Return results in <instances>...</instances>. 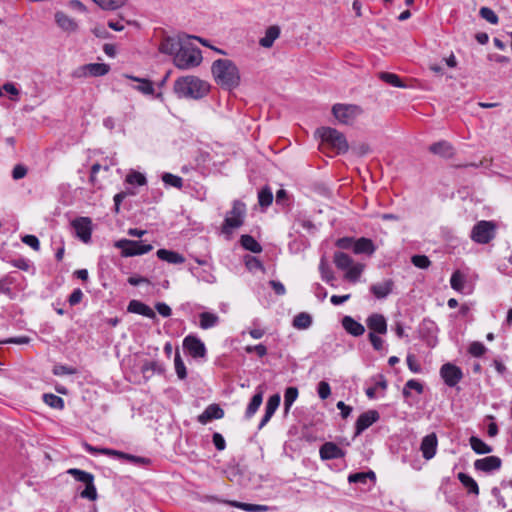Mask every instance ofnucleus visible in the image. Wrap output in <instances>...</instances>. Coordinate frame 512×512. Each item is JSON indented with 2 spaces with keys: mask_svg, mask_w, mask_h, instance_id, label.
<instances>
[{
  "mask_svg": "<svg viewBox=\"0 0 512 512\" xmlns=\"http://www.w3.org/2000/svg\"><path fill=\"white\" fill-rule=\"evenodd\" d=\"M173 91L178 98L202 99L210 91V84L196 76L187 75L175 80Z\"/></svg>",
  "mask_w": 512,
  "mask_h": 512,
  "instance_id": "f257e3e1",
  "label": "nucleus"
},
{
  "mask_svg": "<svg viewBox=\"0 0 512 512\" xmlns=\"http://www.w3.org/2000/svg\"><path fill=\"white\" fill-rule=\"evenodd\" d=\"M212 75L218 85L232 90L240 84V73L236 64L229 59H217L212 63Z\"/></svg>",
  "mask_w": 512,
  "mask_h": 512,
  "instance_id": "f03ea898",
  "label": "nucleus"
},
{
  "mask_svg": "<svg viewBox=\"0 0 512 512\" xmlns=\"http://www.w3.org/2000/svg\"><path fill=\"white\" fill-rule=\"evenodd\" d=\"M201 62L202 54L200 49L190 44H182L181 49L173 58L174 65L181 70L197 67Z\"/></svg>",
  "mask_w": 512,
  "mask_h": 512,
  "instance_id": "7ed1b4c3",
  "label": "nucleus"
},
{
  "mask_svg": "<svg viewBox=\"0 0 512 512\" xmlns=\"http://www.w3.org/2000/svg\"><path fill=\"white\" fill-rule=\"evenodd\" d=\"M323 143L328 144L337 154H345L349 150L346 137L340 131L331 127H320L316 130Z\"/></svg>",
  "mask_w": 512,
  "mask_h": 512,
  "instance_id": "20e7f679",
  "label": "nucleus"
},
{
  "mask_svg": "<svg viewBox=\"0 0 512 512\" xmlns=\"http://www.w3.org/2000/svg\"><path fill=\"white\" fill-rule=\"evenodd\" d=\"M246 206L243 202L235 200L232 209L227 213L222 225L224 234H231L234 229L241 227L244 223Z\"/></svg>",
  "mask_w": 512,
  "mask_h": 512,
  "instance_id": "39448f33",
  "label": "nucleus"
},
{
  "mask_svg": "<svg viewBox=\"0 0 512 512\" xmlns=\"http://www.w3.org/2000/svg\"><path fill=\"white\" fill-rule=\"evenodd\" d=\"M67 473L71 475L76 481L85 484V489L80 493V496L90 501L97 499V490L94 485V475L78 468H70Z\"/></svg>",
  "mask_w": 512,
  "mask_h": 512,
  "instance_id": "423d86ee",
  "label": "nucleus"
},
{
  "mask_svg": "<svg viewBox=\"0 0 512 512\" xmlns=\"http://www.w3.org/2000/svg\"><path fill=\"white\" fill-rule=\"evenodd\" d=\"M496 235V225L492 221L482 220L477 222L471 231V239L478 244H487Z\"/></svg>",
  "mask_w": 512,
  "mask_h": 512,
  "instance_id": "0eeeda50",
  "label": "nucleus"
},
{
  "mask_svg": "<svg viewBox=\"0 0 512 512\" xmlns=\"http://www.w3.org/2000/svg\"><path fill=\"white\" fill-rule=\"evenodd\" d=\"M115 247L121 250L124 257L143 255L150 252L153 247L151 244H144L141 241L121 239L115 243Z\"/></svg>",
  "mask_w": 512,
  "mask_h": 512,
  "instance_id": "6e6552de",
  "label": "nucleus"
},
{
  "mask_svg": "<svg viewBox=\"0 0 512 512\" xmlns=\"http://www.w3.org/2000/svg\"><path fill=\"white\" fill-rule=\"evenodd\" d=\"M332 113L340 123L351 124L362 113V109L352 104H335Z\"/></svg>",
  "mask_w": 512,
  "mask_h": 512,
  "instance_id": "1a4fd4ad",
  "label": "nucleus"
},
{
  "mask_svg": "<svg viewBox=\"0 0 512 512\" xmlns=\"http://www.w3.org/2000/svg\"><path fill=\"white\" fill-rule=\"evenodd\" d=\"M76 236L84 243H89L92 234V220L89 217H77L71 222Z\"/></svg>",
  "mask_w": 512,
  "mask_h": 512,
  "instance_id": "9d476101",
  "label": "nucleus"
},
{
  "mask_svg": "<svg viewBox=\"0 0 512 512\" xmlns=\"http://www.w3.org/2000/svg\"><path fill=\"white\" fill-rule=\"evenodd\" d=\"M183 348L193 358H203L206 356L205 344L194 335H188L183 340Z\"/></svg>",
  "mask_w": 512,
  "mask_h": 512,
  "instance_id": "9b49d317",
  "label": "nucleus"
},
{
  "mask_svg": "<svg viewBox=\"0 0 512 512\" xmlns=\"http://www.w3.org/2000/svg\"><path fill=\"white\" fill-rule=\"evenodd\" d=\"M440 375L449 387L456 386L463 377L461 369L452 363L444 364L440 369Z\"/></svg>",
  "mask_w": 512,
  "mask_h": 512,
  "instance_id": "f8f14e48",
  "label": "nucleus"
},
{
  "mask_svg": "<svg viewBox=\"0 0 512 512\" xmlns=\"http://www.w3.org/2000/svg\"><path fill=\"white\" fill-rule=\"evenodd\" d=\"M54 20L57 26L66 34H74L79 30L78 22L63 11H56Z\"/></svg>",
  "mask_w": 512,
  "mask_h": 512,
  "instance_id": "ddd939ff",
  "label": "nucleus"
},
{
  "mask_svg": "<svg viewBox=\"0 0 512 512\" xmlns=\"http://www.w3.org/2000/svg\"><path fill=\"white\" fill-rule=\"evenodd\" d=\"M109 65L104 63H90L79 67L75 72V77L83 76H103L109 72Z\"/></svg>",
  "mask_w": 512,
  "mask_h": 512,
  "instance_id": "4468645a",
  "label": "nucleus"
},
{
  "mask_svg": "<svg viewBox=\"0 0 512 512\" xmlns=\"http://www.w3.org/2000/svg\"><path fill=\"white\" fill-rule=\"evenodd\" d=\"M182 41L179 37L176 36H165L162 38L158 50L160 53L173 56L177 54V52L181 49Z\"/></svg>",
  "mask_w": 512,
  "mask_h": 512,
  "instance_id": "2eb2a0df",
  "label": "nucleus"
},
{
  "mask_svg": "<svg viewBox=\"0 0 512 512\" xmlns=\"http://www.w3.org/2000/svg\"><path fill=\"white\" fill-rule=\"evenodd\" d=\"M379 419V413L376 410H368L362 413L355 424V434L360 435Z\"/></svg>",
  "mask_w": 512,
  "mask_h": 512,
  "instance_id": "dca6fc26",
  "label": "nucleus"
},
{
  "mask_svg": "<svg viewBox=\"0 0 512 512\" xmlns=\"http://www.w3.org/2000/svg\"><path fill=\"white\" fill-rule=\"evenodd\" d=\"M438 439L435 433L426 435L420 445V451L422 452L423 458L426 460L432 459L437 451Z\"/></svg>",
  "mask_w": 512,
  "mask_h": 512,
  "instance_id": "f3484780",
  "label": "nucleus"
},
{
  "mask_svg": "<svg viewBox=\"0 0 512 512\" xmlns=\"http://www.w3.org/2000/svg\"><path fill=\"white\" fill-rule=\"evenodd\" d=\"M322 460H333L343 458L345 452L334 442H325L319 449Z\"/></svg>",
  "mask_w": 512,
  "mask_h": 512,
  "instance_id": "a211bd4d",
  "label": "nucleus"
},
{
  "mask_svg": "<svg viewBox=\"0 0 512 512\" xmlns=\"http://www.w3.org/2000/svg\"><path fill=\"white\" fill-rule=\"evenodd\" d=\"M367 327L370 329V333L384 335L387 333V321L382 314L374 313L370 315L366 320Z\"/></svg>",
  "mask_w": 512,
  "mask_h": 512,
  "instance_id": "6ab92c4d",
  "label": "nucleus"
},
{
  "mask_svg": "<svg viewBox=\"0 0 512 512\" xmlns=\"http://www.w3.org/2000/svg\"><path fill=\"white\" fill-rule=\"evenodd\" d=\"M502 461L497 456H488L485 458L477 459L474 462L476 470L483 472H492L498 470L501 467Z\"/></svg>",
  "mask_w": 512,
  "mask_h": 512,
  "instance_id": "aec40b11",
  "label": "nucleus"
},
{
  "mask_svg": "<svg viewBox=\"0 0 512 512\" xmlns=\"http://www.w3.org/2000/svg\"><path fill=\"white\" fill-rule=\"evenodd\" d=\"M220 503L230 505L232 507H236L239 509H242L246 512H268L271 510V507L267 505H260V504H249L244 502H239L235 500H217Z\"/></svg>",
  "mask_w": 512,
  "mask_h": 512,
  "instance_id": "412c9836",
  "label": "nucleus"
},
{
  "mask_svg": "<svg viewBox=\"0 0 512 512\" xmlns=\"http://www.w3.org/2000/svg\"><path fill=\"white\" fill-rule=\"evenodd\" d=\"M224 416V410L218 404H210L202 414L198 416L201 424H206L213 419H221Z\"/></svg>",
  "mask_w": 512,
  "mask_h": 512,
  "instance_id": "4be33fe9",
  "label": "nucleus"
},
{
  "mask_svg": "<svg viewBox=\"0 0 512 512\" xmlns=\"http://www.w3.org/2000/svg\"><path fill=\"white\" fill-rule=\"evenodd\" d=\"M280 401L281 398L279 394H274L269 397L265 407V414L259 424V429L263 428L269 422V420L279 407Z\"/></svg>",
  "mask_w": 512,
  "mask_h": 512,
  "instance_id": "5701e85b",
  "label": "nucleus"
},
{
  "mask_svg": "<svg viewBox=\"0 0 512 512\" xmlns=\"http://www.w3.org/2000/svg\"><path fill=\"white\" fill-rule=\"evenodd\" d=\"M127 311L145 316L150 319L156 318V314L153 309L139 300H131L128 304Z\"/></svg>",
  "mask_w": 512,
  "mask_h": 512,
  "instance_id": "b1692460",
  "label": "nucleus"
},
{
  "mask_svg": "<svg viewBox=\"0 0 512 512\" xmlns=\"http://www.w3.org/2000/svg\"><path fill=\"white\" fill-rule=\"evenodd\" d=\"M341 323L345 331L354 337L362 336L365 332V327L351 316H344Z\"/></svg>",
  "mask_w": 512,
  "mask_h": 512,
  "instance_id": "393cba45",
  "label": "nucleus"
},
{
  "mask_svg": "<svg viewBox=\"0 0 512 512\" xmlns=\"http://www.w3.org/2000/svg\"><path fill=\"white\" fill-rule=\"evenodd\" d=\"M394 282L391 279L371 285L370 291L378 299L386 298L393 290Z\"/></svg>",
  "mask_w": 512,
  "mask_h": 512,
  "instance_id": "a878e982",
  "label": "nucleus"
},
{
  "mask_svg": "<svg viewBox=\"0 0 512 512\" xmlns=\"http://www.w3.org/2000/svg\"><path fill=\"white\" fill-rule=\"evenodd\" d=\"M376 251V246L369 238L361 237L355 240L353 245V252L355 254L372 255Z\"/></svg>",
  "mask_w": 512,
  "mask_h": 512,
  "instance_id": "bb28decb",
  "label": "nucleus"
},
{
  "mask_svg": "<svg viewBox=\"0 0 512 512\" xmlns=\"http://www.w3.org/2000/svg\"><path fill=\"white\" fill-rule=\"evenodd\" d=\"M280 36V28L273 25L267 28L265 35L260 38L259 45L263 48H271L277 38Z\"/></svg>",
  "mask_w": 512,
  "mask_h": 512,
  "instance_id": "cd10ccee",
  "label": "nucleus"
},
{
  "mask_svg": "<svg viewBox=\"0 0 512 512\" xmlns=\"http://www.w3.org/2000/svg\"><path fill=\"white\" fill-rule=\"evenodd\" d=\"M156 255L160 260L170 264H182L185 262V257L173 250L159 249Z\"/></svg>",
  "mask_w": 512,
  "mask_h": 512,
  "instance_id": "c85d7f7f",
  "label": "nucleus"
},
{
  "mask_svg": "<svg viewBox=\"0 0 512 512\" xmlns=\"http://www.w3.org/2000/svg\"><path fill=\"white\" fill-rule=\"evenodd\" d=\"M219 316L212 312H202L199 314V326L201 329L207 330L218 325Z\"/></svg>",
  "mask_w": 512,
  "mask_h": 512,
  "instance_id": "c756f323",
  "label": "nucleus"
},
{
  "mask_svg": "<svg viewBox=\"0 0 512 512\" xmlns=\"http://www.w3.org/2000/svg\"><path fill=\"white\" fill-rule=\"evenodd\" d=\"M164 366L158 361H145L141 366V372L145 378L152 377L155 373H164Z\"/></svg>",
  "mask_w": 512,
  "mask_h": 512,
  "instance_id": "7c9ffc66",
  "label": "nucleus"
},
{
  "mask_svg": "<svg viewBox=\"0 0 512 512\" xmlns=\"http://www.w3.org/2000/svg\"><path fill=\"white\" fill-rule=\"evenodd\" d=\"M430 152L443 157H451L453 155V147L447 141H439L429 147Z\"/></svg>",
  "mask_w": 512,
  "mask_h": 512,
  "instance_id": "2f4dec72",
  "label": "nucleus"
},
{
  "mask_svg": "<svg viewBox=\"0 0 512 512\" xmlns=\"http://www.w3.org/2000/svg\"><path fill=\"white\" fill-rule=\"evenodd\" d=\"M292 325L298 330L308 329L312 325V317L306 312H301L294 317Z\"/></svg>",
  "mask_w": 512,
  "mask_h": 512,
  "instance_id": "473e14b6",
  "label": "nucleus"
},
{
  "mask_svg": "<svg viewBox=\"0 0 512 512\" xmlns=\"http://www.w3.org/2000/svg\"><path fill=\"white\" fill-rule=\"evenodd\" d=\"M466 283V275L462 273L460 270H456L453 272L450 278V285L452 289L457 292L463 293L464 287Z\"/></svg>",
  "mask_w": 512,
  "mask_h": 512,
  "instance_id": "72a5a7b5",
  "label": "nucleus"
},
{
  "mask_svg": "<svg viewBox=\"0 0 512 512\" xmlns=\"http://www.w3.org/2000/svg\"><path fill=\"white\" fill-rule=\"evenodd\" d=\"M457 477L461 484L468 490L469 493L474 495L479 494L478 484L471 476L463 472H460Z\"/></svg>",
  "mask_w": 512,
  "mask_h": 512,
  "instance_id": "f704fd0d",
  "label": "nucleus"
},
{
  "mask_svg": "<svg viewBox=\"0 0 512 512\" xmlns=\"http://www.w3.org/2000/svg\"><path fill=\"white\" fill-rule=\"evenodd\" d=\"M128 79H131L133 81H137L139 85L135 87L136 90L139 92L145 94V95H152L154 93V87L153 83L148 79H142L131 75H126Z\"/></svg>",
  "mask_w": 512,
  "mask_h": 512,
  "instance_id": "c9c22d12",
  "label": "nucleus"
},
{
  "mask_svg": "<svg viewBox=\"0 0 512 512\" xmlns=\"http://www.w3.org/2000/svg\"><path fill=\"white\" fill-rule=\"evenodd\" d=\"M469 443L472 450L477 454H488L492 452V447L476 436H471Z\"/></svg>",
  "mask_w": 512,
  "mask_h": 512,
  "instance_id": "e433bc0d",
  "label": "nucleus"
},
{
  "mask_svg": "<svg viewBox=\"0 0 512 512\" xmlns=\"http://www.w3.org/2000/svg\"><path fill=\"white\" fill-rule=\"evenodd\" d=\"M262 401H263V392L262 391L256 393L252 397L250 403L247 406L246 412H245V416L247 419H250L257 412Z\"/></svg>",
  "mask_w": 512,
  "mask_h": 512,
  "instance_id": "4c0bfd02",
  "label": "nucleus"
},
{
  "mask_svg": "<svg viewBox=\"0 0 512 512\" xmlns=\"http://www.w3.org/2000/svg\"><path fill=\"white\" fill-rule=\"evenodd\" d=\"M334 263L340 270H347L354 262L353 259L344 252H335Z\"/></svg>",
  "mask_w": 512,
  "mask_h": 512,
  "instance_id": "58836bf2",
  "label": "nucleus"
},
{
  "mask_svg": "<svg viewBox=\"0 0 512 512\" xmlns=\"http://www.w3.org/2000/svg\"><path fill=\"white\" fill-rule=\"evenodd\" d=\"M240 242L246 250L253 253H260L262 251L261 245L250 235H242Z\"/></svg>",
  "mask_w": 512,
  "mask_h": 512,
  "instance_id": "ea45409f",
  "label": "nucleus"
},
{
  "mask_svg": "<svg viewBox=\"0 0 512 512\" xmlns=\"http://www.w3.org/2000/svg\"><path fill=\"white\" fill-rule=\"evenodd\" d=\"M363 270H364V265L363 264H360V263L354 264L353 263L346 270L345 279L350 281V282L355 283L359 279V277L361 276Z\"/></svg>",
  "mask_w": 512,
  "mask_h": 512,
  "instance_id": "a19ab883",
  "label": "nucleus"
},
{
  "mask_svg": "<svg viewBox=\"0 0 512 512\" xmlns=\"http://www.w3.org/2000/svg\"><path fill=\"white\" fill-rule=\"evenodd\" d=\"M298 389L296 387H288L284 393V410L288 413L293 403L298 397Z\"/></svg>",
  "mask_w": 512,
  "mask_h": 512,
  "instance_id": "79ce46f5",
  "label": "nucleus"
},
{
  "mask_svg": "<svg viewBox=\"0 0 512 512\" xmlns=\"http://www.w3.org/2000/svg\"><path fill=\"white\" fill-rule=\"evenodd\" d=\"M104 10H117L123 7L127 0H92Z\"/></svg>",
  "mask_w": 512,
  "mask_h": 512,
  "instance_id": "37998d69",
  "label": "nucleus"
},
{
  "mask_svg": "<svg viewBox=\"0 0 512 512\" xmlns=\"http://www.w3.org/2000/svg\"><path fill=\"white\" fill-rule=\"evenodd\" d=\"M43 401L51 408L62 410L64 408V400L52 393H46L43 395Z\"/></svg>",
  "mask_w": 512,
  "mask_h": 512,
  "instance_id": "c03bdc74",
  "label": "nucleus"
},
{
  "mask_svg": "<svg viewBox=\"0 0 512 512\" xmlns=\"http://www.w3.org/2000/svg\"><path fill=\"white\" fill-rule=\"evenodd\" d=\"M162 181L166 186H172L178 189H181L183 186V179L180 176L174 175L172 173H164L162 175Z\"/></svg>",
  "mask_w": 512,
  "mask_h": 512,
  "instance_id": "a18cd8bd",
  "label": "nucleus"
},
{
  "mask_svg": "<svg viewBox=\"0 0 512 512\" xmlns=\"http://www.w3.org/2000/svg\"><path fill=\"white\" fill-rule=\"evenodd\" d=\"M379 78L391 86L400 88L405 87L401 79L394 73L381 72L379 73Z\"/></svg>",
  "mask_w": 512,
  "mask_h": 512,
  "instance_id": "49530a36",
  "label": "nucleus"
},
{
  "mask_svg": "<svg viewBox=\"0 0 512 512\" xmlns=\"http://www.w3.org/2000/svg\"><path fill=\"white\" fill-rule=\"evenodd\" d=\"M84 448L90 454L100 453V454H104L107 456H115V457H116V455H122L121 451H117V450H113V449H109V448H98V447H94L88 443L84 444Z\"/></svg>",
  "mask_w": 512,
  "mask_h": 512,
  "instance_id": "de8ad7c7",
  "label": "nucleus"
},
{
  "mask_svg": "<svg viewBox=\"0 0 512 512\" xmlns=\"http://www.w3.org/2000/svg\"><path fill=\"white\" fill-rule=\"evenodd\" d=\"M368 478L375 480V473L373 471H369V472H359V473L350 474L348 476V481H349V483L365 484L367 482Z\"/></svg>",
  "mask_w": 512,
  "mask_h": 512,
  "instance_id": "09e8293b",
  "label": "nucleus"
},
{
  "mask_svg": "<svg viewBox=\"0 0 512 512\" xmlns=\"http://www.w3.org/2000/svg\"><path fill=\"white\" fill-rule=\"evenodd\" d=\"M296 225L301 226L308 232H313L315 230L314 223L311 220L304 217L301 213H299L298 215L295 216L294 224H293L292 228L294 229Z\"/></svg>",
  "mask_w": 512,
  "mask_h": 512,
  "instance_id": "8fccbe9b",
  "label": "nucleus"
},
{
  "mask_svg": "<svg viewBox=\"0 0 512 512\" xmlns=\"http://www.w3.org/2000/svg\"><path fill=\"white\" fill-rule=\"evenodd\" d=\"M258 201L260 206L268 207L273 201V193L270 188L265 187L258 193Z\"/></svg>",
  "mask_w": 512,
  "mask_h": 512,
  "instance_id": "3c124183",
  "label": "nucleus"
},
{
  "mask_svg": "<svg viewBox=\"0 0 512 512\" xmlns=\"http://www.w3.org/2000/svg\"><path fill=\"white\" fill-rule=\"evenodd\" d=\"M174 365H175V371H176L177 376L180 379H185L187 376V371H186L185 364L180 356L179 350H177L175 353Z\"/></svg>",
  "mask_w": 512,
  "mask_h": 512,
  "instance_id": "603ef678",
  "label": "nucleus"
},
{
  "mask_svg": "<svg viewBox=\"0 0 512 512\" xmlns=\"http://www.w3.org/2000/svg\"><path fill=\"white\" fill-rule=\"evenodd\" d=\"M126 182L131 185L143 186L147 183L146 177L137 171H132L126 176Z\"/></svg>",
  "mask_w": 512,
  "mask_h": 512,
  "instance_id": "864d4df0",
  "label": "nucleus"
},
{
  "mask_svg": "<svg viewBox=\"0 0 512 512\" xmlns=\"http://www.w3.org/2000/svg\"><path fill=\"white\" fill-rule=\"evenodd\" d=\"M410 389H413L418 394H421L423 392V385L415 379H410L406 382V384L403 388V395L405 397H408L410 395V391H409Z\"/></svg>",
  "mask_w": 512,
  "mask_h": 512,
  "instance_id": "5fc2aeb1",
  "label": "nucleus"
},
{
  "mask_svg": "<svg viewBox=\"0 0 512 512\" xmlns=\"http://www.w3.org/2000/svg\"><path fill=\"white\" fill-rule=\"evenodd\" d=\"M319 270L321 273V277L325 282L330 283L334 279L333 272L329 268V266L324 258H322L320 261Z\"/></svg>",
  "mask_w": 512,
  "mask_h": 512,
  "instance_id": "6e6d98bb",
  "label": "nucleus"
},
{
  "mask_svg": "<svg viewBox=\"0 0 512 512\" xmlns=\"http://www.w3.org/2000/svg\"><path fill=\"white\" fill-rule=\"evenodd\" d=\"M479 14L483 19H485L490 24L496 25L499 21L496 13L488 7H482L479 11Z\"/></svg>",
  "mask_w": 512,
  "mask_h": 512,
  "instance_id": "4d7b16f0",
  "label": "nucleus"
},
{
  "mask_svg": "<svg viewBox=\"0 0 512 512\" xmlns=\"http://www.w3.org/2000/svg\"><path fill=\"white\" fill-rule=\"evenodd\" d=\"M52 372L55 376L73 375L77 373V369L71 366L57 364L53 367Z\"/></svg>",
  "mask_w": 512,
  "mask_h": 512,
  "instance_id": "13d9d810",
  "label": "nucleus"
},
{
  "mask_svg": "<svg viewBox=\"0 0 512 512\" xmlns=\"http://www.w3.org/2000/svg\"><path fill=\"white\" fill-rule=\"evenodd\" d=\"M411 262L414 266L420 269H426L431 264V261L425 255H414L411 258Z\"/></svg>",
  "mask_w": 512,
  "mask_h": 512,
  "instance_id": "bf43d9fd",
  "label": "nucleus"
},
{
  "mask_svg": "<svg viewBox=\"0 0 512 512\" xmlns=\"http://www.w3.org/2000/svg\"><path fill=\"white\" fill-rule=\"evenodd\" d=\"M406 362H407V366L411 372H413V373H421L422 372L421 365L417 361L415 355L408 354L406 357Z\"/></svg>",
  "mask_w": 512,
  "mask_h": 512,
  "instance_id": "052dcab7",
  "label": "nucleus"
},
{
  "mask_svg": "<svg viewBox=\"0 0 512 512\" xmlns=\"http://www.w3.org/2000/svg\"><path fill=\"white\" fill-rule=\"evenodd\" d=\"M486 352V347L481 342H473L469 346V353L474 357H481Z\"/></svg>",
  "mask_w": 512,
  "mask_h": 512,
  "instance_id": "680f3d73",
  "label": "nucleus"
},
{
  "mask_svg": "<svg viewBox=\"0 0 512 512\" xmlns=\"http://www.w3.org/2000/svg\"><path fill=\"white\" fill-rule=\"evenodd\" d=\"M369 341L376 351H382L384 349V340L376 335L375 333H369Z\"/></svg>",
  "mask_w": 512,
  "mask_h": 512,
  "instance_id": "e2e57ef3",
  "label": "nucleus"
},
{
  "mask_svg": "<svg viewBox=\"0 0 512 512\" xmlns=\"http://www.w3.org/2000/svg\"><path fill=\"white\" fill-rule=\"evenodd\" d=\"M21 240L24 244L30 246L35 251L40 249V242L34 235H25L21 238Z\"/></svg>",
  "mask_w": 512,
  "mask_h": 512,
  "instance_id": "0e129e2a",
  "label": "nucleus"
},
{
  "mask_svg": "<svg viewBox=\"0 0 512 512\" xmlns=\"http://www.w3.org/2000/svg\"><path fill=\"white\" fill-rule=\"evenodd\" d=\"M318 395L319 397L322 399V400H325L327 399L330 394H331V388H330V385L329 383L325 382V381H321L319 384H318Z\"/></svg>",
  "mask_w": 512,
  "mask_h": 512,
  "instance_id": "69168bd1",
  "label": "nucleus"
},
{
  "mask_svg": "<svg viewBox=\"0 0 512 512\" xmlns=\"http://www.w3.org/2000/svg\"><path fill=\"white\" fill-rule=\"evenodd\" d=\"M10 263L12 266L23 271H28L31 268L30 261L25 258L13 259Z\"/></svg>",
  "mask_w": 512,
  "mask_h": 512,
  "instance_id": "338daca9",
  "label": "nucleus"
},
{
  "mask_svg": "<svg viewBox=\"0 0 512 512\" xmlns=\"http://www.w3.org/2000/svg\"><path fill=\"white\" fill-rule=\"evenodd\" d=\"M83 292L81 289H74L68 298V302L71 306H75L79 304L83 299Z\"/></svg>",
  "mask_w": 512,
  "mask_h": 512,
  "instance_id": "774afa93",
  "label": "nucleus"
}]
</instances>
